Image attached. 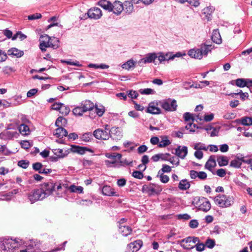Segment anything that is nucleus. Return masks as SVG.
Listing matches in <instances>:
<instances>
[{"instance_id":"obj_1","label":"nucleus","mask_w":252,"mask_h":252,"mask_svg":"<svg viewBox=\"0 0 252 252\" xmlns=\"http://www.w3.org/2000/svg\"><path fill=\"white\" fill-rule=\"evenodd\" d=\"M215 204L221 208L230 206L233 203V198L230 196L219 194L214 198Z\"/></svg>"},{"instance_id":"obj_2","label":"nucleus","mask_w":252,"mask_h":252,"mask_svg":"<svg viewBox=\"0 0 252 252\" xmlns=\"http://www.w3.org/2000/svg\"><path fill=\"white\" fill-rule=\"evenodd\" d=\"M193 203L198 210L207 212L211 209V205L210 201L206 198L197 196L194 198Z\"/></svg>"},{"instance_id":"obj_3","label":"nucleus","mask_w":252,"mask_h":252,"mask_svg":"<svg viewBox=\"0 0 252 252\" xmlns=\"http://www.w3.org/2000/svg\"><path fill=\"white\" fill-rule=\"evenodd\" d=\"M51 39V37L47 34L42 35L40 36L39 39V48L42 52L46 51V48L48 47H52L54 49H56L58 47V44L52 43L50 41Z\"/></svg>"},{"instance_id":"obj_4","label":"nucleus","mask_w":252,"mask_h":252,"mask_svg":"<svg viewBox=\"0 0 252 252\" xmlns=\"http://www.w3.org/2000/svg\"><path fill=\"white\" fill-rule=\"evenodd\" d=\"M159 104L163 109L167 111H175L177 107L176 100L171 98L160 101L159 102Z\"/></svg>"},{"instance_id":"obj_5","label":"nucleus","mask_w":252,"mask_h":252,"mask_svg":"<svg viewBox=\"0 0 252 252\" xmlns=\"http://www.w3.org/2000/svg\"><path fill=\"white\" fill-rule=\"evenodd\" d=\"M55 184L53 182L44 183L41 185V188L39 189L46 198L51 195L53 191L55 190Z\"/></svg>"},{"instance_id":"obj_6","label":"nucleus","mask_w":252,"mask_h":252,"mask_svg":"<svg viewBox=\"0 0 252 252\" xmlns=\"http://www.w3.org/2000/svg\"><path fill=\"white\" fill-rule=\"evenodd\" d=\"M28 198L31 203H33L38 200L45 198V195L42 193L40 189H37L32 191L29 194Z\"/></svg>"},{"instance_id":"obj_7","label":"nucleus","mask_w":252,"mask_h":252,"mask_svg":"<svg viewBox=\"0 0 252 252\" xmlns=\"http://www.w3.org/2000/svg\"><path fill=\"white\" fill-rule=\"evenodd\" d=\"M106 157L110 159H114L113 161L106 160L105 161V164L108 167H115V164L117 162V159L120 160L122 158V155L118 153H113V154L107 153L106 154Z\"/></svg>"},{"instance_id":"obj_8","label":"nucleus","mask_w":252,"mask_h":252,"mask_svg":"<svg viewBox=\"0 0 252 252\" xmlns=\"http://www.w3.org/2000/svg\"><path fill=\"white\" fill-rule=\"evenodd\" d=\"M94 136L97 139L106 140L110 137V133L107 130H103L101 128L95 130L93 133Z\"/></svg>"},{"instance_id":"obj_9","label":"nucleus","mask_w":252,"mask_h":252,"mask_svg":"<svg viewBox=\"0 0 252 252\" xmlns=\"http://www.w3.org/2000/svg\"><path fill=\"white\" fill-rule=\"evenodd\" d=\"M87 14L89 18L94 20L100 19L102 15L101 9L95 7L90 8Z\"/></svg>"},{"instance_id":"obj_10","label":"nucleus","mask_w":252,"mask_h":252,"mask_svg":"<svg viewBox=\"0 0 252 252\" xmlns=\"http://www.w3.org/2000/svg\"><path fill=\"white\" fill-rule=\"evenodd\" d=\"M158 55L155 53H149L145 55V57L140 60L139 61L138 63L139 64H146L147 63H151L152 62H154L155 60L157 58Z\"/></svg>"},{"instance_id":"obj_11","label":"nucleus","mask_w":252,"mask_h":252,"mask_svg":"<svg viewBox=\"0 0 252 252\" xmlns=\"http://www.w3.org/2000/svg\"><path fill=\"white\" fill-rule=\"evenodd\" d=\"M52 151L54 154L58 156L60 158H63L67 156L70 153V149L67 148L63 149H53Z\"/></svg>"},{"instance_id":"obj_12","label":"nucleus","mask_w":252,"mask_h":252,"mask_svg":"<svg viewBox=\"0 0 252 252\" xmlns=\"http://www.w3.org/2000/svg\"><path fill=\"white\" fill-rule=\"evenodd\" d=\"M112 11L116 15H119L124 10V6L122 2L116 0L112 4Z\"/></svg>"},{"instance_id":"obj_13","label":"nucleus","mask_w":252,"mask_h":252,"mask_svg":"<svg viewBox=\"0 0 252 252\" xmlns=\"http://www.w3.org/2000/svg\"><path fill=\"white\" fill-rule=\"evenodd\" d=\"M71 148L70 149V152L73 153H76L80 155H84L86 151H89L90 152H93V151L87 147H81L77 145H71Z\"/></svg>"},{"instance_id":"obj_14","label":"nucleus","mask_w":252,"mask_h":252,"mask_svg":"<svg viewBox=\"0 0 252 252\" xmlns=\"http://www.w3.org/2000/svg\"><path fill=\"white\" fill-rule=\"evenodd\" d=\"M158 103L152 102L149 103L147 112L152 114H158L161 113L160 108L158 107Z\"/></svg>"},{"instance_id":"obj_15","label":"nucleus","mask_w":252,"mask_h":252,"mask_svg":"<svg viewBox=\"0 0 252 252\" xmlns=\"http://www.w3.org/2000/svg\"><path fill=\"white\" fill-rule=\"evenodd\" d=\"M27 122H29V121L27 120L25 122L23 121V123L20 124L18 127L19 132L22 135L26 136L30 134L31 130L29 126L26 124Z\"/></svg>"},{"instance_id":"obj_16","label":"nucleus","mask_w":252,"mask_h":252,"mask_svg":"<svg viewBox=\"0 0 252 252\" xmlns=\"http://www.w3.org/2000/svg\"><path fill=\"white\" fill-rule=\"evenodd\" d=\"M143 189L150 192L151 194L159 193L162 190V189L159 186L154 184L149 186H144Z\"/></svg>"},{"instance_id":"obj_17","label":"nucleus","mask_w":252,"mask_h":252,"mask_svg":"<svg viewBox=\"0 0 252 252\" xmlns=\"http://www.w3.org/2000/svg\"><path fill=\"white\" fill-rule=\"evenodd\" d=\"M142 246V241L140 240H136L127 245V248L132 252H137Z\"/></svg>"},{"instance_id":"obj_18","label":"nucleus","mask_w":252,"mask_h":252,"mask_svg":"<svg viewBox=\"0 0 252 252\" xmlns=\"http://www.w3.org/2000/svg\"><path fill=\"white\" fill-rule=\"evenodd\" d=\"M188 154V148L186 146H179L176 149V155L180 158L184 159Z\"/></svg>"},{"instance_id":"obj_19","label":"nucleus","mask_w":252,"mask_h":252,"mask_svg":"<svg viewBox=\"0 0 252 252\" xmlns=\"http://www.w3.org/2000/svg\"><path fill=\"white\" fill-rule=\"evenodd\" d=\"M200 48H194L190 50L188 52V55L191 58L197 59L202 58V53L200 52Z\"/></svg>"},{"instance_id":"obj_20","label":"nucleus","mask_w":252,"mask_h":252,"mask_svg":"<svg viewBox=\"0 0 252 252\" xmlns=\"http://www.w3.org/2000/svg\"><path fill=\"white\" fill-rule=\"evenodd\" d=\"M102 192L103 194L106 196H118L114 191V189L109 186H104L102 189Z\"/></svg>"},{"instance_id":"obj_21","label":"nucleus","mask_w":252,"mask_h":252,"mask_svg":"<svg viewBox=\"0 0 252 252\" xmlns=\"http://www.w3.org/2000/svg\"><path fill=\"white\" fill-rule=\"evenodd\" d=\"M110 136L113 139L118 140L122 138V134L119 128H113L111 130Z\"/></svg>"},{"instance_id":"obj_22","label":"nucleus","mask_w":252,"mask_h":252,"mask_svg":"<svg viewBox=\"0 0 252 252\" xmlns=\"http://www.w3.org/2000/svg\"><path fill=\"white\" fill-rule=\"evenodd\" d=\"M119 230L124 236H127L130 235L132 232V229L131 227L126 225H121L119 226Z\"/></svg>"},{"instance_id":"obj_23","label":"nucleus","mask_w":252,"mask_h":252,"mask_svg":"<svg viewBox=\"0 0 252 252\" xmlns=\"http://www.w3.org/2000/svg\"><path fill=\"white\" fill-rule=\"evenodd\" d=\"M7 54L9 56H13L17 58H20L23 56L24 52L16 48H11L8 50Z\"/></svg>"},{"instance_id":"obj_24","label":"nucleus","mask_w":252,"mask_h":252,"mask_svg":"<svg viewBox=\"0 0 252 252\" xmlns=\"http://www.w3.org/2000/svg\"><path fill=\"white\" fill-rule=\"evenodd\" d=\"M54 134L58 138H62L67 135V131L63 127H58L54 132Z\"/></svg>"},{"instance_id":"obj_25","label":"nucleus","mask_w":252,"mask_h":252,"mask_svg":"<svg viewBox=\"0 0 252 252\" xmlns=\"http://www.w3.org/2000/svg\"><path fill=\"white\" fill-rule=\"evenodd\" d=\"M212 41L218 44L221 43L222 40L220 33L218 30H215L213 31L212 35Z\"/></svg>"},{"instance_id":"obj_26","label":"nucleus","mask_w":252,"mask_h":252,"mask_svg":"<svg viewBox=\"0 0 252 252\" xmlns=\"http://www.w3.org/2000/svg\"><path fill=\"white\" fill-rule=\"evenodd\" d=\"M81 105L84 109V111H85V112L92 110L94 107V103L89 100H86L83 101Z\"/></svg>"},{"instance_id":"obj_27","label":"nucleus","mask_w":252,"mask_h":252,"mask_svg":"<svg viewBox=\"0 0 252 252\" xmlns=\"http://www.w3.org/2000/svg\"><path fill=\"white\" fill-rule=\"evenodd\" d=\"M98 5L102 7L104 9L109 11H112V3L106 0H101L98 2Z\"/></svg>"},{"instance_id":"obj_28","label":"nucleus","mask_w":252,"mask_h":252,"mask_svg":"<svg viewBox=\"0 0 252 252\" xmlns=\"http://www.w3.org/2000/svg\"><path fill=\"white\" fill-rule=\"evenodd\" d=\"M200 52L202 53V56H207L209 52L213 49L212 45H206L205 44H202L200 47Z\"/></svg>"},{"instance_id":"obj_29","label":"nucleus","mask_w":252,"mask_h":252,"mask_svg":"<svg viewBox=\"0 0 252 252\" xmlns=\"http://www.w3.org/2000/svg\"><path fill=\"white\" fill-rule=\"evenodd\" d=\"M124 6V11L127 13L130 14L133 11V3L129 0H126L123 4Z\"/></svg>"},{"instance_id":"obj_30","label":"nucleus","mask_w":252,"mask_h":252,"mask_svg":"<svg viewBox=\"0 0 252 252\" xmlns=\"http://www.w3.org/2000/svg\"><path fill=\"white\" fill-rule=\"evenodd\" d=\"M190 183L186 179L182 180L180 181L178 188L181 190H187L190 188Z\"/></svg>"},{"instance_id":"obj_31","label":"nucleus","mask_w":252,"mask_h":252,"mask_svg":"<svg viewBox=\"0 0 252 252\" xmlns=\"http://www.w3.org/2000/svg\"><path fill=\"white\" fill-rule=\"evenodd\" d=\"M205 129L208 131V132L210 134L211 137L216 136L218 135L220 127H207L205 128Z\"/></svg>"},{"instance_id":"obj_32","label":"nucleus","mask_w":252,"mask_h":252,"mask_svg":"<svg viewBox=\"0 0 252 252\" xmlns=\"http://www.w3.org/2000/svg\"><path fill=\"white\" fill-rule=\"evenodd\" d=\"M161 140L159 142L158 147L160 148L165 147L171 144L170 141L166 136L161 137Z\"/></svg>"},{"instance_id":"obj_33","label":"nucleus","mask_w":252,"mask_h":252,"mask_svg":"<svg viewBox=\"0 0 252 252\" xmlns=\"http://www.w3.org/2000/svg\"><path fill=\"white\" fill-rule=\"evenodd\" d=\"M217 161L220 166H223L228 164V159L224 156H220L217 158Z\"/></svg>"},{"instance_id":"obj_34","label":"nucleus","mask_w":252,"mask_h":252,"mask_svg":"<svg viewBox=\"0 0 252 252\" xmlns=\"http://www.w3.org/2000/svg\"><path fill=\"white\" fill-rule=\"evenodd\" d=\"M216 164L215 159L212 156H211L205 164V167L208 169L211 170L216 165Z\"/></svg>"},{"instance_id":"obj_35","label":"nucleus","mask_w":252,"mask_h":252,"mask_svg":"<svg viewBox=\"0 0 252 252\" xmlns=\"http://www.w3.org/2000/svg\"><path fill=\"white\" fill-rule=\"evenodd\" d=\"M68 189L71 192H76L81 193L83 192V188L81 186H76L74 185H71L68 187Z\"/></svg>"},{"instance_id":"obj_36","label":"nucleus","mask_w":252,"mask_h":252,"mask_svg":"<svg viewBox=\"0 0 252 252\" xmlns=\"http://www.w3.org/2000/svg\"><path fill=\"white\" fill-rule=\"evenodd\" d=\"M134 63L135 62L133 60H130L126 63H124L122 67L124 69L129 70L130 68L134 67Z\"/></svg>"},{"instance_id":"obj_37","label":"nucleus","mask_w":252,"mask_h":252,"mask_svg":"<svg viewBox=\"0 0 252 252\" xmlns=\"http://www.w3.org/2000/svg\"><path fill=\"white\" fill-rule=\"evenodd\" d=\"M149 157L147 155H144L142 157L141 159V162L142 164H140L139 165V168H141L143 167V171H144L146 169V164L149 162Z\"/></svg>"},{"instance_id":"obj_38","label":"nucleus","mask_w":252,"mask_h":252,"mask_svg":"<svg viewBox=\"0 0 252 252\" xmlns=\"http://www.w3.org/2000/svg\"><path fill=\"white\" fill-rule=\"evenodd\" d=\"M192 237H189L186 239H184L182 240L181 241H180L179 244H180L181 246L183 248L185 249H188L189 248V247L187 246V245H185L184 243H190L192 242Z\"/></svg>"},{"instance_id":"obj_39","label":"nucleus","mask_w":252,"mask_h":252,"mask_svg":"<svg viewBox=\"0 0 252 252\" xmlns=\"http://www.w3.org/2000/svg\"><path fill=\"white\" fill-rule=\"evenodd\" d=\"M88 67L90 68H101V69H107L109 68V66L108 65L105 64H100L99 65L97 64L94 63H90L88 65Z\"/></svg>"},{"instance_id":"obj_40","label":"nucleus","mask_w":252,"mask_h":252,"mask_svg":"<svg viewBox=\"0 0 252 252\" xmlns=\"http://www.w3.org/2000/svg\"><path fill=\"white\" fill-rule=\"evenodd\" d=\"M66 123L65 119L59 117L56 120L55 125L57 127H63Z\"/></svg>"},{"instance_id":"obj_41","label":"nucleus","mask_w":252,"mask_h":252,"mask_svg":"<svg viewBox=\"0 0 252 252\" xmlns=\"http://www.w3.org/2000/svg\"><path fill=\"white\" fill-rule=\"evenodd\" d=\"M236 86L240 88L247 86L246 79L239 78L235 80Z\"/></svg>"},{"instance_id":"obj_42","label":"nucleus","mask_w":252,"mask_h":252,"mask_svg":"<svg viewBox=\"0 0 252 252\" xmlns=\"http://www.w3.org/2000/svg\"><path fill=\"white\" fill-rule=\"evenodd\" d=\"M242 124L245 126H252V118L246 117L241 119Z\"/></svg>"},{"instance_id":"obj_43","label":"nucleus","mask_w":252,"mask_h":252,"mask_svg":"<svg viewBox=\"0 0 252 252\" xmlns=\"http://www.w3.org/2000/svg\"><path fill=\"white\" fill-rule=\"evenodd\" d=\"M84 112H85V111H84V109L81 106L76 107L73 110V113L76 116H82Z\"/></svg>"},{"instance_id":"obj_44","label":"nucleus","mask_w":252,"mask_h":252,"mask_svg":"<svg viewBox=\"0 0 252 252\" xmlns=\"http://www.w3.org/2000/svg\"><path fill=\"white\" fill-rule=\"evenodd\" d=\"M158 58L160 63H162V62L167 60L168 61V57L170 56V53H167L165 55H164L162 53L160 52L158 54Z\"/></svg>"},{"instance_id":"obj_45","label":"nucleus","mask_w":252,"mask_h":252,"mask_svg":"<svg viewBox=\"0 0 252 252\" xmlns=\"http://www.w3.org/2000/svg\"><path fill=\"white\" fill-rule=\"evenodd\" d=\"M59 112L63 115H67L70 112V109L68 106L62 104L60 107Z\"/></svg>"},{"instance_id":"obj_46","label":"nucleus","mask_w":252,"mask_h":252,"mask_svg":"<svg viewBox=\"0 0 252 252\" xmlns=\"http://www.w3.org/2000/svg\"><path fill=\"white\" fill-rule=\"evenodd\" d=\"M95 111L97 115L99 117H101L103 115L105 112L104 107L103 106H95Z\"/></svg>"},{"instance_id":"obj_47","label":"nucleus","mask_w":252,"mask_h":252,"mask_svg":"<svg viewBox=\"0 0 252 252\" xmlns=\"http://www.w3.org/2000/svg\"><path fill=\"white\" fill-rule=\"evenodd\" d=\"M92 137V136L91 133H85L81 136V139L82 141L87 142L91 140Z\"/></svg>"},{"instance_id":"obj_48","label":"nucleus","mask_w":252,"mask_h":252,"mask_svg":"<svg viewBox=\"0 0 252 252\" xmlns=\"http://www.w3.org/2000/svg\"><path fill=\"white\" fill-rule=\"evenodd\" d=\"M194 149H195L196 150H199V151H201L202 150H204V151H207L208 150V147H206V146L203 144L198 143H196L194 145Z\"/></svg>"},{"instance_id":"obj_49","label":"nucleus","mask_w":252,"mask_h":252,"mask_svg":"<svg viewBox=\"0 0 252 252\" xmlns=\"http://www.w3.org/2000/svg\"><path fill=\"white\" fill-rule=\"evenodd\" d=\"M160 175V180L163 183H167L169 180V177L166 175H164L163 174H160V171H159L158 172V175Z\"/></svg>"},{"instance_id":"obj_50","label":"nucleus","mask_w":252,"mask_h":252,"mask_svg":"<svg viewBox=\"0 0 252 252\" xmlns=\"http://www.w3.org/2000/svg\"><path fill=\"white\" fill-rule=\"evenodd\" d=\"M234 94H239L240 95V98L242 100H245L246 98H248L249 96L248 94L247 93H243L241 90H240L239 92L235 94H231V95L232 96H233Z\"/></svg>"},{"instance_id":"obj_51","label":"nucleus","mask_w":252,"mask_h":252,"mask_svg":"<svg viewBox=\"0 0 252 252\" xmlns=\"http://www.w3.org/2000/svg\"><path fill=\"white\" fill-rule=\"evenodd\" d=\"M242 164L241 162L239 159H233L230 162V166L235 168H239Z\"/></svg>"},{"instance_id":"obj_52","label":"nucleus","mask_w":252,"mask_h":252,"mask_svg":"<svg viewBox=\"0 0 252 252\" xmlns=\"http://www.w3.org/2000/svg\"><path fill=\"white\" fill-rule=\"evenodd\" d=\"M139 92L141 94H154L155 92L154 90L150 88L141 89Z\"/></svg>"},{"instance_id":"obj_53","label":"nucleus","mask_w":252,"mask_h":252,"mask_svg":"<svg viewBox=\"0 0 252 252\" xmlns=\"http://www.w3.org/2000/svg\"><path fill=\"white\" fill-rule=\"evenodd\" d=\"M196 128V125L193 124L192 123L189 122L186 126V128L187 130H189L190 132H194L195 131V129Z\"/></svg>"},{"instance_id":"obj_54","label":"nucleus","mask_w":252,"mask_h":252,"mask_svg":"<svg viewBox=\"0 0 252 252\" xmlns=\"http://www.w3.org/2000/svg\"><path fill=\"white\" fill-rule=\"evenodd\" d=\"M33 169L39 173L43 167V165L40 162H36L32 164Z\"/></svg>"},{"instance_id":"obj_55","label":"nucleus","mask_w":252,"mask_h":252,"mask_svg":"<svg viewBox=\"0 0 252 252\" xmlns=\"http://www.w3.org/2000/svg\"><path fill=\"white\" fill-rule=\"evenodd\" d=\"M0 153L4 155H8L10 152L5 145H0Z\"/></svg>"},{"instance_id":"obj_56","label":"nucleus","mask_w":252,"mask_h":252,"mask_svg":"<svg viewBox=\"0 0 252 252\" xmlns=\"http://www.w3.org/2000/svg\"><path fill=\"white\" fill-rule=\"evenodd\" d=\"M236 116L235 113H228L224 114L223 116V118L226 120H231L234 119Z\"/></svg>"},{"instance_id":"obj_57","label":"nucleus","mask_w":252,"mask_h":252,"mask_svg":"<svg viewBox=\"0 0 252 252\" xmlns=\"http://www.w3.org/2000/svg\"><path fill=\"white\" fill-rule=\"evenodd\" d=\"M184 118L185 121L189 122L190 120L193 121L194 119L193 115L189 112H186L184 114Z\"/></svg>"},{"instance_id":"obj_58","label":"nucleus","mask_w":252,"mask_h":252,"mask_svg":"<svg viewBox=\"0 0 252 252\" xmlns=\"http://www.w3.org/2000/svg\"><path fill=\"white\" fill-rule=\"evenodd\" d=\"M42 17L41 14L40 13H35L32 15H29L28 16V19L29 20H33L36 19H38L41 18Z\"/></svg>"},{"instance_id":"obj_59","label":"nucleus","mask_w":252,"mask_h":252,"mask_svg":"<svg viewBox=\"0 0 252 252\" xmlns=\"http://www.w3.org/2000/svg\"><path fill=\"white\" fill-rule=\"evenodd\" d=\"M205 245L207 247L212 249L215 246V241L212 239H208L205 242Z\"/></svg>"},{"instance_id":"obj_60","label":"nucleus","mask_w":252,"mask_h":252,"mask_svg":"<svg viewBox=\"0 0 252 252\" xmlns=\"http://www.w3.org/2000/svg\"><path fill=\"white\" fill-rule=\"evenodd\" d=\"M132 176L137 179H141L143 178V174L141 171H135L132 173Z\"/></svg>"},{"instance_id":"obj_61","label":"nucleus","mask_w":252,"mask_h":252,"mask_svg":"<svg viewBox=\"0 0 252 252\" xmlns=\"http://www.w3.org/2000/svg\"><path fill=\"white\" fill-rule=\"evenodd\" d=\"M187 2L195 7H198L200 4L199 0H188Z\"/></svg>"},{"instance_id":"obj_62","label":"nucleus","mask_w":252,"mask_h":252,"mask_svg":"<svg viewBox=\"0 0 252 252\" xmlns=\"http://www.w3.org/2000/svg\"><path fill=\"white\" fill-rule=\"evenodd\" d=\"M7 59L6 53L1 50H0V62H3Z\"/></svg>"},{"instance_id":"obj_63","label":"nucleus","mask_w":252,"mask_h":252,"mask_svg":"<svg viewBox=\"0 0 252 252\" xmlns=\"http://www.w3.org/2000/svg\"><path fill=\"white\" fill-rule=\"evenodd\" d=\"M207 174L203 171H199L197 174V178L200 180H205L207 178Z\"/></svg>"},{"instance_id":"obj_64","label":"nucleus","mask_w":252,"mask_h":252,"mask_svg":"<svg viewBox=\"0 0 252 252\" xmlns=\"http://www.w3.org/2000/svg\"><path fill=\"white\" fill-rule=\"evenodd\" d=\"M22 148L25 149H28L31 147V144L28 141H23L21 143Z\"/></svg>"}]
</instances>
